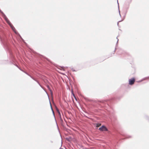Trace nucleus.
<instances>
[{
  "instance_id": "1",
  "label": "nucleus",
  "mask_w": 149,
  "mask_h": 149,
  "mask_svg": "<svg viewBox=\"0 0 149 149\" xmlns=\"http://www.w3.org/2000/svg\"><path fill=\"white\" fill-rule=\"evenodd\" d=\"M2 38H0V40H1V41L2 43L3 44V45L6 47V48L7 49H8V50L10 54L11 58H13V56L12 54V53L11 52V51L10 50L9 48L8 47V45L7 44V42L6 41H4L3 40L1 39Z\"/></svg>"
},
{
  "instance_id": "2",
  "label": "nucleus",
  "mask_w": 149,
  "mask_h": 149,
  "mask_svg": "<svg viewBox=\"0 0 149 149\" xmlns=\"http://www.w3.org/2000/svg\"><path fill=\"white\" fill-rule=\"evenodd\" d=\"M4 17L5 19L7 22L10 25L11 28H12L13 31L15 32V33L17 34L16 31L15 27L13 26V25L11 24V22L8 20L7 18L6 17V16L5 15Z\"/></svg>"
},
{
  "instance_id": "3",
  "label": "nucleus",
  "mask_w": 149,
  "mask_h": 149,
  "mask_svg": "<svg viewBox=\"0 0 149 149\" xmlns=\"http://www.w3.org/2000/svg\"><path fill=\"white\" fill-rule=\"evenodd\" d=\"M99 130L102 132L107 131H108V129L104 125H103L101 127H100L99 128Z\"/></svg>"
},
{
  "instance_id": "4",
  "label": "nucleus",
  "mask_w": 149,
  "mask_h": 149,
  "mask_svg": "<svg viewBox=\"0 0 149 149\" xmlns=\"http://www.w3.org/2000/svg\"><path fill=\"white\" fill-rule=\"evenodd\" d=\"M135 81V79L134 78H132L129 79V84L130 85H133Z\"/></svg>"
},
{
  "instance_id": "5",
  "label": "nucleus",
  "mask_w": 149,
  "mask_h": 149,
  "mask_svg": "<svg viewBox=\"0 0 149 149\" xmlns=\"http://www.w3.org/2000/svg\"><path fill=\"white\" fill-rule=\"evenodd\" d=\"M118 54H125L127 55H128V54L125 53L124 51H123L122 49H120L118 52Z\"/></svg>"
},
{
  "instance_id": "6",
  "label": "nucleus",
  "mask_w": 149,
  "mask_h": 149,
  "mask_svg": "<svg viewBox=\"0 0 149 149\" xmlns=\"http://www.w3.org/2000/svg\"><path fill=\"white\" fill-rule=\"evenodd\" d=\"M116 39H117V43H116V48H115V50L114 51V53H113V54H114V53L116 51V47L117 46V45H118V38H116Z\"/></svg>"
},
{
  "instance_id": "7",
  "label": "nucleus",
  "mask_w": 149,
  "mask_h": 149,
  "mask_svg": "<svg viewBox=\"0 0 149 149\" xmlns=\"http://www.w3.org/2000/svg\"><path fill=\"white\" fill-rule=\"evenodd\" d=\"M23 72H24V73H25L26 74L29 76V77H30L32 79H34V78L32 76H31V75H30V74H29L28 73L24 71Z\"/></svg>"
},
{
  "instance_id": "8",
  "label": "nucleus",
  "mask_w": 149,
  "mask_h": 149,
  "mask_svg": "<svg viewBox=\"0 0 149 149\" xmlns=\"http://www.w3.org/2000/svg\"><path fill=\"white\" fill-rule=\"evenodd\" d=\"M47 88H48V89L49 90V91H50V93H51V94L52 95V90H51V89H50L49 86L48 85H47Z\"/></svg>"
},
{
  "instance_id": "9",
  "label": "nucleus",
  "mask_w": 149,
  "mask_h": 149,
  "mask_svg": "<svg viewBox=\"0 0 149 149\" xmlns=\"http://www.w3.org/2000/svg\"><path fill=\"white\" fill-rule=\"evenodd\" d=\"M50 106H51V109H52V112H53V116H54V118H55V114H54V110L52 109V105H51V103H50Z\"/></svg>"
},
{
  "instance_id": "10",
  "label": "nucleus",
  "mask_w": 149,
  "mask_h": 149,
  "mask_svg": "<svg viewBox=\"0 0 149 149\" xmlns=\"http://www.w3.org/2000/svg\"><path fill=\"white\" fill-rule=\"evenodd\" d=\"M33 80H34V81H36L38 84L42 88H43V87H42L41 86V85L40 84V83H39V82L37 81V80L35 78H34V79H33Z\"/></svg>"
},
{
  "instance_id": "11",
  "label": "nucleus",
  "mask_w": 149,
  "mask_h": 149,
  "mask_svg": "<svg viewBox=\"0 0 149 149\" xmlns=\"http://www.w3.org/2000/svg\"><path fill=\"white\" fill-rule=\"evenodd\" d=\"M56 110L57 111V112H58V113L59 114V115L60 116H61V113H60V112L59 109L57 107H56Z\"/></svg>"
},
{
  "instance_id": "12",
  "label": "nucleus",
  "mask_w": 149,
  "mask_h": 149,
  "mask_svg": "<svg viewBox=\"0 0 149 149\" xmlns=\"http://www.w3.org/2000/svg\"><path fill=\"white\" fill-rule=\"evenodd\" d=\"M71 93L72 94L73 96L74 97L75 99L76 100V98L75 96V95L74 94V93H73V92L72 90V91H71Z\"/></svg>"
},
{
  "instance_id": "13",
  "label": "nucleus",
  "mask_w": 149,
  "mask_h": 149,
  "mask_svg": "<svg viewBox=\"0 0 149 149\" xmlns=\"http://www.w3.org/2000/svg\"><path fill=\"white\" fill-rule=\"evenodd\" d=\"M101 124L100 123H97L96 124V127H98L100 126L101 125Z\"/></svg>"
},
{
  "instance_id": "14",
  "label": "nucleus",
  "mask_w": 149,
  "mask_h": 149,
  "mask_svg": "<svg viewBox=\"0 0 149 149\" xmlns=\"http://www.w3.org/2000/svg\"><path fill=\"white\" fill-rule=\"evenodd\" d=\"M60 116V120L61 121V122H63V119H62L61 117V116Z\"/></svg>"
},
{
  "instance_id": "15",
  "label": "nucleus",
  "mask_w": 149,
  "mask_h": 149,
  "mask_svg": "<svg viewBox=\"0 0 149 149\" xmlns=\"http://www.w3.org/2000/svg\"><path fill=\"white\" fill-rule=\"evenodd\" d=\"M146 118L147 119H148V121H149V118L148 116H146Z\"/></svg>"
},
{
  "instance_id": "16",
  "label": "nucleus",
  "mask_w": 149,
  "mask_h": 149,
  "mask_svg": "<svg viewBox=\"0 0 149 149\" xmlns=\"http://www.w3.org/2000/svg\"><path fill=\"white\" fill-rule=\"evenodd\" d=\"M19 68V69L21 71H22V72H23L24 70H22L20 68Z\"/></svg>"
},
{
  "instance_id": "17",
  "label": "nucleus",
  "mask_w": 149,
  "mask_h": 149,
  "mask_svg": "<svg viewBox=\"0 0 149 149\" xmlns=\"http://www.w3.org/2000/svg\"><path fill=\"white\" fill-rule=\"evenodd\" d=\"M131 136H127L126 137L127 138H130L131 137Z\"/></svg>"
},
{
  "instance_id": "18",
  "label": "nucleus",
  "mask_w": 149,
  "mask_h": 149,
  "mask_svg": "<svg viewBox=\"0 0 149 149\" xmlns=\"http://www.w3.org/2000/svg\"><path fill=\"white\" fill-rule=\"evenodd\" d=\"M72 70L73 71H75L73 69H72Z\"/></svg>"
},
{
  "instance_id": "19",
  "label": "nucleus",
  "mask_w": 149,
  "mask_h": 149,
  "mask_svg": "<svg viewBox=\"0 0 149 149\" xmlns=\"http://www.w3.org/2000/svg\"><path fill=\"white\" fill-rule=\"evenodd\" d=\"M121 22V21H119L118 22V23H117V24H118V23H119V22Z\"/></svg>"
},
{
  "instance_id": "20",
  "label": "nucleus",
  "mask_w": 149,
  "mask_h": 149,
  "mask_svg": "<svg viewBox=\"0 0 149 149\" xmlns=\"http://www.w3.org/2000/svg\"><path fill=\"white\" fill-rule=\"evenodd\" d=\"M146 78H149V76L148 77L145 78V79H146Z\"/></svg>"
},
{
  "instance_id": "21",
  "label": "nucleus",
  "mask_w": 149,
  "mask_h": 149,
  "mask_svg": "<svg viewBox=\"0 0 149 149\" xmlns=\"http://www.w3.org/2000/svg\"><path fill=\"white\" fill-rule=\"evenodd\" d=\"M117 3H118V5L119 6V3H118V0H117ZM119 7V6H118V7Z\"/></svg>"
},
{
  "instance_id": "22",
  "label": "nucleus",
  "mask_w": 149,
  "mask_h": 149,
  "mask_svg": "<svg viewBox=\"0 0 149 149\" xmlns=\"http://www.w3.org/2000/svg\"><path fill=\"white\" fill-rule=\"evenodd\" d=\"M69 139L68 138H67V139H66L67 140V141H69Z\"/></svg>"
},
{
  "instance_id": "23",
  "label": "nucleus",
  "mask_w": 149,
  "mask_h": 149,
  "mask_svg": "<svg viewBox=\"0 0 149 149\" xmlns=\"http://www.w3.org/2000/svg\"><path fill=\"white\" fill-rule=\"evenodd\" d=\"M16 65V66H17V67H18V68H19V67L17 65Z\"/></svg>"
},
{
  "instance_id": "24",
  "label": "nucleus",
  "mask_w": 149,
  "mask_h": 149,
  "mask_svg": "<svg viewBox=\"0 0 149 149\" xmlns=\"http://www.w3.org/2000/svg\"><path fill=\"white\" fill-rule=\"evenodd\" d=\"M60 149H63V148H61V147L60 148Z\"/></svg>"
},
{
  "instance_id": "25",
  "label": "nucleus",
  "mask_w": 149,
  "mask_h": 149,
  "mask_svg": "<svg viewBox=\"0 0 149 149\" xmlns=\"http://www.w3.org/2000/svg\"><path fill=\"white\" fill-rule=\"evenodd\" d=\"M63 67H63V66H62V67H61V68H63Z\"/></svg>"
},
{
  "instance_id": "26",
  "label": "nucleus",
  "mask_w": 149,
  "mask_h": 149,
  "mask_svg": "<svg viewBox=\"0 0 149 149\" xmlns=\"http://www.w3.org/2000/svg\"><path fill=\"white\" fill-rule=\"evenodd\" d=\"M119 14H120V11H119Z\"/></svg>"
}]
</instances>
